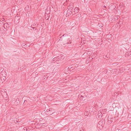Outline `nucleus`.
Masks as SVG:
<instances>
[{
	"label": "nucleus",
	"instance_id": "1",
	"mask_svg": "<svg viewBox=\"0 0 131 131\" xmlns=\"http://www.w3.org/2000/svg\"><path fill=\"white\" fill-rule=\"evenodd\" d=\"M60 38L61 40H63L64 42L66 43L70 44L71 43L72 38L70 36L68 35L67 34H65L61 36Z\"/></svg>",
	"mask_w": 131,
	"mask_h": 131
},
{
	"label": "nucleus",
	"instance_id": "2",
	"mask_svg": "<svg viewBox=\"0 0 131 131\" xmlns=\"http://www.w3.org/2000/svg\"><path fill=\"white\" fill-rule=\"evenodd\" d=\"M2 75V76H3V74L4 73L5 74V75L1 77L0 78V79L1 80L0 82L3 83V82L6 79V72L5 71H3L1 72Z\"/></svg>",
	"mask_w": 131,
	"mask_h": 131
},
{
	"label": "nucleus",
	"instance_id": "3",
	"mask_svg": "<svg viewBox=\"0 0 131 131\" xmlns=\"http://www.w3.org/2000/svg\"><path fill=\"white\" fill-rule=\"evenodd\" d=\"M102 121H100L98 123V124H97V126L100 128H102L103 127Z\"/></svg>",
	"mask_w": 131,
	"mask_h": 131
},
{
	"label": "nucleus",
	"instance_id": "4",
	"mask_svg": "<svg viewBox=\"0 0 131 131\" xmlns=\"http://www.w3.org/2000/svg\"><path fill=\"white\" fill-rule=\"evenodd\" d=\"M20 17L19 16H16L14 18V20L16 22L18 23L19 22V20L20 19Z\"/></svg>",
	"mask_w": 131,
	"mask_h": 131
},
{
	"label": "nucleus",
	"instance_id": "5",
	"mask_svg": "<svg viewBox=\"0 0 131 131\" xmlns=\"http://www.w3.org/2000/svg\"><path fill=\"white\" fill-rule=\"evenodd\" d=\"M68 8H69V10H72L73 7L72 3L70 4L69 5V6H68Z\"/></svg>",
	"mask_w": 131,
	"mask_h": 131
},
{
	"label": "nucleus",
	"instance_id": "6",
	"mask_svg": "<svg viewBox=\"0 0 131 131\" xmlns=\"http://www.w3.org/2000/svg\"><path fill=\"white\" fill-rule=\"evenodd\" d=\"M49 112L47 113L51 115L52 113H54V112H52V109H49Z\"/></svg>",
	"mask_w": 131,
	"mask_h": 131
},
{
	"label": "nucleus",
	"instance_id": "7",
	"mask_svg": "<svg viewBox=\"0 0 131 131\" xmlns=\"http://www.w3.org/2000/svg\"><path fill=\"white\" fill-rule=\"evenodd\" d=\"M79 8H75L74 9V12H75L76 13H77L79 11Z\"/></svg>",
	"mask_w": 131,
	"mask_h": 131
},
{
	"label": "nucleus",
	"instance_id": "8",
	"mask_svg": "<svg viewBox=\"0 0 131 131\" xmlns=\"http://www.w3.org/2000/svg\"><path fill=\"white\" fill-rule=\"evenodd\" d=\"M67 13H69V14H70L71 15V14H73V13L72 12V10H68L67 11Z\"/></svg>",
	"mask_w": 131,
	"mask_h": 131
},
{
	"label": "nucleus",
	"instance_id": "9",
	"mask_svg": "<svg viewBox=\"0 0 131 131\" xmlns=\"http://www.w3.org/2000/svg\"><path fill=\"white\" fill-rule=\"evenodd\" d=\"M59 57H56L54 58L53 59V61H58V58L59 59Z\"/></svg>",
	"mask_w": 131,
	"mask_h": 131
},
{
	"label": "nucleus",
	"instance_id": "10",
	"mask_svg": "<svg viewBox=\"0 0 131 131\" xmlns=\"http://www.w3.org/2000/svg\"><path fill=\"white\" fill-rule=\"evenodd\" d=\"M4 28H5V27H6V28H7V26L8 27V24L7 23H5L4 24Z\"/></svg>",
	"mask_w": 131,
	"mask_h": 131
},
{
	"label": "nucleus",
	"instance_id": "11",
	"mask_svg": "<svg viewBox=\"0 0 131 131\" xmlns=\"http://www.w3.org/2000/svg\"><path fill=\"white\" fill-rule=\"evenodd\" d=\"M27 129L25 127H24L23 129V131H27Z\"/></svg>",
	"mask_w": 131,
	"mask_h": 131
},
{
	"label": "nucleus",
	"instance_id": "12",
	"mask_svg": "<svg viewBox=\"0 0 131 131\" xmlns=\"http://www.w3.org/2000/svg\"><path fill=\"white\" fill-rule=\"evenodd\" d=\"M27 102V101L26 100H25L24 101V103H23V104H24V105H26V103Z\"/></svg>",
	"mask_w": 131,
	"mask_h": 131
},
{
	"label": "nucleus",
	"instance_id": "13",
	"mask_svg": "<svg viewBox=\"0 0 131 131\" xmlns=\"http://www.w3.org/2000/svg\"><path fill=\"white\" fill-rule=\"evenodd\" d=\"M111 117H110L108 116V120L109 121V120H110V121H111Z\"/></svg>",
	"mask_w": 131,
	"mask_h": 131
},
{
	"label": "nucleus",
	"instance_id": "14",
	"mask_svg": "<svg viewBox=\"0 0 131 131\" xmlns=\"http://www.w3.org/2000/svg\"><path fill=\"white\" fill-rule=\"evenodd\" d=\"M103 8L104 9L105 8H106V7L105 6H103Z\"/></svg>",
	"mask_w": 131,
	"mask_h": 131
},
{
	"label": "nucleus",
	"instance_id": "15",
	"mask_svg": "<svg viewBox=\"0 0 131 131\" xmlns=\"http://www.w3.org/2000/svg\"><path fill=\"white\" fill-rule=\"evenodd\" d=\"M85 97V95L83 96L82 95H81V96H80V97L81 98V97Z\"/></svg>",
	"mask_w": 131,
	"mask_h": 131
},
{
	"label": "nucleus",
	"instance_id": "16",
	"mask_svg": "<svg viewBox=\"0 0 131 131\" xmlns=\"http://www.w3.org/2000/svg\"><path fill=\"white\" fill-rule=\"evenodd\" d=\"M4 20H5V19H1V21L2 22V21H4Z\"/></svg>",
	"mask_w": 131,
	"mask_h": 131
},
{
	"label": "nucleus",
	"instance_id": "17",
	"mask_svg": "<svg viewBox=\"0 0 131 131\" xmlns=\"http://www.w3.org/2000/svg\"><path fill=\"white\" fill-rule=\"evenodd\" d=\"M73 14H72V15H74L76 13H75V12H74V11H73Z\"/></svg>",
	"mask_w": 131,
	"mask_h": 131
},
{
	"label": "nucleus",
	"instance_id": "18",
	"mask_svg": "<svg viewBox=\"0 0 131 131\" xmlns=\"http://www.w3.org/2000/svg\"><path fill=\"white\" fill-rule=\"evenodd\" d=\"M49 109H47V110H46V112H47V113H48V112H49Z\"/></svg>",
	"mask_w": 131,
	"mask_h": 131
},
{
	"label": "nucleus",
	"instance_id": "19",
	"mask_svg": "<svg viewBox=\"0 0 131 131\" xmlns=\"http://www.w3.org/2000/svg\"><path fill=\"white\" fill-rule=\"evenodd\" d=\"M20 68H21V69H22V70H23V69H23L24 68L23 67V68H22V67H20Z\"/></svg>",
	"mask_w": 131,
	"mask_h": 131
},
{
	"label": "nucleus",
	"instance_id": "20",
	"mask_svg": "<svg viewBox=\"0 0 131 131\" xmlns=\"http://www.w3.org/2000/svg\"><path fill=\"white\" fill-rule=\"evenodd\" d=\"M43 126H44L45 125H46V123H43Z\"/></svg>",
	"mask_w": 131,
	"mask_h": 131
},
{
	"label": "nucleus",
	"instance_id": "21",
	"mask_svg": "<svg viewBox=\"0 0 131 131\" xmlns=\"http://www.w3.org/2000/svg\"><path fill=\"white\" fill-rule=\"evenodd\" d=\"M122 70H120V72H123V71H122Z\"/></svg>",
	"mask_w": 131,
	"mask_h": 131
},
{
	"label": "nucleus",
	"instance_id": "22",
	"mask_svg": "<svg viewBox=\"0 0 131 131\" xmlns=\"http://www.w3.org/2000/svg\"><path fill=\"white\" fill-rule=\"evenodd\" d=\"M71 70H73V69H72V68H71H71H69V70H71Z\"/></svg>",
	"mask_w": 131,
	"mask_h": 131
},
{
	"label": "nucleus",
	"instance_id": "23",
	"mask_svg": "<svg viewBox=\"0 0 131 131\" xmlns=\"http://www.w3.org/2000/svg\"><path fill=\"white\" fill-rule=\"evenodd\" d=\"M2 70V69L0 67V71H1Z\"/></svg>",
	"mask_w": 131,
	"mask_h": 131
},
{
	"label": "nucleus",
	"instance_id": "24",
	"mask_svg": "<svg viewBox=\"0 0 131 131\" xmlns=\"http://www.w3.org/2000/svg\"><path fill=\"white\" fill-rule=\"evenodd\" d=\"M34 28V29H35V30H36V28Z\"/></svg>",
	"mask_w": 131,
	"mask_h": 131
},
{
	"label": "nucleus",
	"instance_id": "25",
	"mask_svg": "<svg viewBox=\"0 0 131 131\" xmlns=\"http://www.w3.org/2000/svg\"><path fill=\"white\" fill-rule=\"evenodd\" d=\"M25 45H27V46H28V44H27V45H26V44H25L24 46H25Z\"/></svg>",
	"mask_w": 131,
	"mask_h": 131
},
{
	"label": "nucleus",
	"instance_id": "26",
	"mask_svg": "<svg viewBox=\"0 0 131 131\" xmlns=\"http://www.w3.org/2000/svg\"><path fill=\"white\" fill-rule=\"evenodd\" d=\"M3 76L4 75H5V74H4V73H3Z\"/></svg>",
	"mask_w": 131,
	"mask_h": 131
},
{
	"label": "nucleus",
	"instance_id": "27",
	"mask_svg": "<svg viewBox=\"0 0 131 131\" xmlns=\"http://www.w3.org/2000/svg\"><path fill=\"white\" fill-rule=\"evenodd\" d=\"M100 113H98V115H99H99H100Z\"/></svg>",
	"mask_w": 131,
	"mask_h": 131
},
{
	"label": "nucleus",
	"instance_id": "28",
	"mask_svg": "<svg viewBox=\"0 0 131 131\" xmlns=\"http://www.w3.org/2000/svg\"><path fill=\"white\" fill-rule=\"evenodd\" d=\"M100 113H98V115H99H99H100Z\"/></svg>",
	"mask_w": 131,
	"mask_h": 131
},
{
	"label": "nucleus",
	"instance_id": "29",
	"mask_svg": "<svg viewBox=\"0 0 131 131\" xmlns=\"http://www.w3.org/2000/svg\"><path fill=\"white\" fill-rule=\"evenodd\" d=\"M25 68H26V66H25Z\"/></svg>",
	"mask_w": 131,
	"mask_h": 131
},
{
	"label": "nucleus",
	"instance_id": "30",
	"mask_svg": "<svg viewBox=\"0 0 131 131\" xmlns=\"http://www.w3.org/2000/svg\"><path fill=\"white\" fill-rule=\"evenodd\" d=\"M28 46H29V45H28Z\"/></svg>",
	"mask_w": 131,
	"mask_h": 131
},
{
	"label": "nucleus",
	"instance_id": "31",
	"mask_svg": "<svg viewBox=\"0 0 131 131\" xmlns=\"http://www.w3.org/2000/svg\"><path fill=\"white\" fill-rule=\"evenodd\" d=\"M69 68H68V69H69Z\"/></svg>",
	"mask_w": 131,
	"mask_h": 131
}]
</instances>
